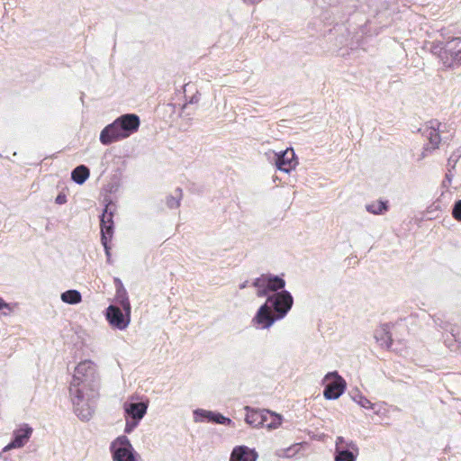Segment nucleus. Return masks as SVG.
<instances>
[{
    "mask_svg": "<svg viewBox=\"0 0 461 461\" xmlns=\"http://www.w3.org/2000/svg\"><path fill=\"white\" fill-rule=\"evenodd\" d=\"M347 447L335 449L334 461H356L359 455V448L354 441L347 443Z\"/></svg>",
    "mask_w": 461,
    "mask_h": 461,
    "instance_id": "obj_14",
    "label": "nucleus"
},
{
    "mask_svg": "<svg viewBox=\"0 0 461 461\" xmlns=\"http://www.w3.org/2000/svg\"><path fill=\"white\" fill-rule=\"evenodd\" d=\"M140 124V120L137 114H122L101 131L99 136L100 142L103 145H110L126 139L139 130Z\"/></svg>",
    "mask_w": 461,
    "mask_h": 461,
    "instance_id": "obj_2",
    "label": "nucleus"
},
{
    "mask_svg": "<svg viewBox=\"0 0 461 461\" xmlns=\"http://www.w3.org/2000/svg\"><path fill=\"white\" fill-rule=\"evenodd\" d=\"M374 337L380 347L390 348L393 344L392 335L390 333V325L383 324L379 329L375 330Z\"/></svg>",
    "mask_w": 461,
    "mask_h": 461,
    "instance_id": "obj_16",
    "label": "nucleus"
},
{
    "mask_svg": "<svg viewBox=\"0 0 461 461\" xmlns=\"http://www.w3.org/2000/svg\"><path fill=\"white\" fill-rule=\"evenodd\" d=\"M8 309V310H11V306L10 304H8L7 303H5L1 297H0V311L3 310V309Z\"/></svg>",
    "mask_w": 461,
    "mask_h": 461,
    "instance_id": "obj_35",
    "label": "nucleus"
},
{
    "mask_svg": "<svg viewBox=\"0 0 461 461\" xmlns=\"http://www.w3.org/2000/svg\"><path fill=\"white\" fill-rule=\"evenodd\" d=\"M433 321H434L435 325L438 326V328H440L441 330H447L448 323L447 321H444V320L441 317L437 316V315L434 316Z\"/></svg>",
    "mask_w": 461,
    "mask_h": 461,
    "instance_id": "obj_29",
    "label": "nucleus"
},
{
    "mask_svg": "<svg viewBox=\"0 0 461 461\" xmlns=\"http://www.w3.org/2000/svg\"><path fill=\"white\" fill-rule=\"evenodd\" d=\"M461 43V38H453L447 41L446 48L450 52L452 62L456 65H461V48L456 50V48Z\"/></svg>",
    "mask_w": 461,
    "mask_h": 461,
    "instance_id": "obj_20",
    "label": "nucleus"
},
{
    "mask_svg": "<svg viewBox=\"0 0 461 461\" xmlns=\"http://www.w3.org/2000/svg\"><path fill=\"white\" fill-rule=\"evenodd\" d=\"M430 124L431 126L425 130L424 134H426L429 140V146H430L432 149H436L438 148V145L441 140L439 135V127L441 126V123L438 122H430Z\"/></svg>",
    "mask_w": 461,
    "mask_h": 461,
    "instance_id": "obj_17",
    "label": "nucleus"
},
{
    "mask_svg": "<svg viewBox=\"0 0 461 461\" xmlns=\"http://www.w3.org/2000/svg\"><path fill=\"white\" fill-rule=\"evenodd\" d=\"M461 158V148L456 149L447 159V167L455 169L458 159Z\"/></svg>",
    "mask_w": 461,
    "mask_h": 461,
    "instance_id": "obj_27",
    "label": "nucleus"
},
{
    "mask_svg": "<svg viewBox=\"0 0 461 461\" xmlns=\"http://www.w3.org/2000/svg\"><path fill=\"white\" fill-rule=\"evenodd\" d=\"M351 440H346L343 437L339 436L336 439L335 449L347 447V443H349Z\"/></svg>",
    "mask_w": 461,
    "mask_h": 461,
    "instance_id": "obj_30",
    "label": "nucleus"
},
{
    "mask_svg": "<svg viewBox=\"0 0 461 461\" xmlns=\"http://www.w3.org/2000/svg\"><path fill=\"white\" fill-rule=\"evenodd\" d=\"M195 421H208L215 424L232 426L233 421L218 411L196 409L194 411Z\"/></svg>",
    "mask_w": 461,
    "mask_h": 461,
    "instance_id": "obj_12",
    "label": "nucleus"
},
{
    "mask_svg": "<svg viewBox=\"0 0 461 461\" xmlns=\"http://www.w3.org/2000/svg\"><path fill=\"white\" fill-rule=\"evenodd\" d=\"M295 447H297V445H295V446H294V447H288V448H286V449L283 450V451H284V453H285V454L283 455V456H285V457H291V456H293L296 453V451H297V449H295Z\"/></svg>",
    "mask_w": 461,
    "mask_h": 461,
    "instance_id": "obj_31",
    "label": "nucleus"
},
{
    "mask_svg": "<svg viewBox=\"0 0 461 461\" xmlns=\"http://www.w3.org/2000/svg\"><path fill=\"white\" fill-rule=\"evenodd\" d=\"M32 434V429L24 424L20 429L14 431V436L11 442L4 448V450H8L16 447H23Z\"/></svg>",
    "mask_w": 461,
    "mask_h": 461,
    "instance_id": "obj_13",
    "label": "nucleus"
},
{
    "mask_svg": "<svg viewBox=\"0 0 461 461\" xmlns=\"http://www.w3.org/2000/svg\"><path fill=\"white\" fill-rule=\"evenodd\" d=\"M58 204H64L67 203V196L65 194H59L55 200Z\"/></svg>",
    "mask_w": 461,
    "mask_h": 461,
    "instance_id": "obj_33",
    "label": "nucleus"
},
{
    "mask_svg": "<svg viewBox=\"0 0 461 461\" xmlns=\"http://www.w3.org/2000/svg\"><path fill=\"white\" fill-rule=\"evenodd\" d=\"M249 281H244L242 284L240 285V289H244L248 286Z\"/></svg>",
    "mask_w": 461,
    "mask_h": 461,
    "instance_id": "obj_37",
    "label": "nucleus"
},
{
    "mask_svg": "<svg viewBox=\"0 0 461 461\" xmlns=\"http://www.w3.org/2000/svg\"><path fill=\"white\" fill-rule=\"evenodd\" d=\"M452 215L456 220L461 221V199L455 203L452 209Z\"/></svg>",
    "mask_w": 461,
    "mask_h": 461,
    "instance_id": "obj_28",
    "label": "nucleus"
},
{
    "mask_svg": "<svg viewBox=\"0 0 461 461\" xmlns=\"http://www.w3.org/2000/svg\"><path fill=\"white\" fill-rule=\"evenodd\" d=\"M62 302L68 304H77L82 300V295L80 292L75 289H70L66 292H63L60 295Z\"/></svg>",
    "mask_w": 461,
    "mask_h": 461,
    "instance_id": "obj_23",
    "label": "nucleus"
},
{
    "mask_svg": "<svg viewBox=\"0 0 461 461\" xmlns=\"http://www.w3.org/2000/svg\"><path fill=\"white\" fill-rule=\"evenodd\" d=\"M131 310H123L118 305L110 304L105 310V318L113 328L123 330L131 322Z\"/></svg>",
    "mask_w": 461,
    "mask_h": 461,
    "instance_id": "obj_10",
    "label": "nucleus"
},
{
    "mask_svg": "<svg viewBox=\"0 0 461 461\" xmlns=\"http://www.w3.org/2000/svg\"><path fill=\"white\" fill-rule=\"evenodd\" d=\"M113 461H137V453L130 439L124 436L117 437L110 445Z\"/></svg>",
    "mask_w": 461,
    "mask_h": 461,
    "instance_id": "obj_7",
    "label": "nucleus"
},
{
    "mask_svg": "<svg viewBox=\"0 0 461 461\" xmlns=\"http://www.w3.org/2000/svg\"><path fill=\"white\" fill-rule=\"evenodd\" d=\"M323 384V395L327 400L338 399L346 389V382L337 371L329 372L324 376Z\"/></svg>",
    "mask_w": 461,
    "mask_h": 461,
    "instance_id": "obj_9",
    "label": "nucleus"
},
{
    "mask_svg": "<svg viewBox=\"0 0 461 461\" xmlns=\"http://www.w3.org/2000/svg\"><path fill=\"white\" fill-rule=\"evenodd\" d=\"M276 168L285 173H290L298 164L297 157L292 148L273 154Z\"/></svg>",
    "mask_w": 461,
    "mask_h": 461,
    "instance_id": "obj_11",
    "label": "nucleus"
},
{
    "mask_svg": "<svg viewBox=\"0 0 461 461\" xmlns=\"http://www.w3.org/2000/svg\"><path fill=\"white\" fill-rule=\"evenodd\" d=\"M69 394L72 399L74 411L82 420H89L95 411V402L98 395H90V391H80L69 387Z\"/></svg>",
    "mask_w": 461,
    "mask_h": 461,
    "instance_id": "obj_4",
    "label": "nucleus"
},
{
    "mask_svg": "<svg viewBox=\"0 0 461 461\" xmlns=\"http://www.w3.org/2000/svg\"><path fill=\"white\" fill-rule=\"evenodd\" d=\"M90 170L85 165L76 167L71 172V179L77 185H83L89 177Z\"/></svg>",
    "mask_w": 461,
    "mask_h": 461,
    "instance_id": "obj_19",
    "label": "nucleus"
},
{
    "mask_svg": "<svg viewBox=\"0 0 461 461\" xmlns=\"http://www.w3.org/2000/svg\"><path fill=\"white\" fill-rule=\"evenodd\" d=\"M283 276L284 275L262 274L259 277L256 278L252 285L258 288L257 295L258 297H267V295H270V292L275 294L285 290L286 283Z\"/></svg>",
    "mask_w": 461,
    "mask_h": 461,
    "instance_id": "obj_6",
    "label": "nucleus"
},
{
    "mask_svg": "<svg viewBox=\"0 0 461 461\" xmlns=\"http://www.w3.org/2000/svg\"><path fill=\"white\" fill-rule=\"evenodd\" d=\"M112 204L110 202L105 205L103 213L100 217V228H101V242L104 246L107 260H110L111 253L108 243L111 240L113 234V212L110 210L109 206Z\"/></svg>",
    "mask_w": 461,
    "mask_h": 461,
    "instance_id": "obj_8",
    "label": "nucleus"
},
{
    "mask_svg": "<svg viewBox=\"0 0 461 461\" xmlns=\"http://www.w3.org/2000/svg\"><path fill=\"white\" fill-rule=\"evenodd\" d=\"M294 305V297L287 290L267 295L258 308L252 321L261 329L270 328L276 321L284 319Z\"/></svg>",
    "mask_w": 461,
    "mask_h": 461,
    "instance_id": "obj_1",
    "label": "nucleus"
},
{
    "mask_svg": "<svg viewBox=\"0 0 461 461\" xmlns=\"http://www.w3.org/2000/svg\"><path fill=\"white\" fill-rule=\"evenodd\" d=\"M247 413L245 417V421L252 427H259L263 426L264 422H266V416H264L265 410L257 411L249 406L245 408Z\"/></svg>",
    "mask_w": 461,
    "mask_h": 461,
    "instance_id": "obj_18",
    "label": "nucleus"
},
{
    "mask_svg": "<svg viewBox=\"0 0 461 461\" xmlns=\"http://www.w3.org/2000/svg\"><path fill=\"white\" fill-rule=\"evenodd\" d=\"M366 210L372 214L381 215L385 213L389 210V205L387 201L379 200L377 202H374L372 203L366 205Z\"/></svg>",
    "mask_w": 461,
    "mask_h": 461,
    "instance_id": "obj_22",
    "label": "nucleus"
},
{
    "mask_svg": "<svg viewBox=\"0 0 461 461\" xmlns=\"http://www.w3.org/2000/svg\"><path fill=\"white\" fill-rule=\"evenodd\" d=\"M258 453L246 446L235 447L231 452L230 461H256Z\"/></svg>",
    "mask_w": 461,
    "mask_h": 461,
    "instance_id": "obj_15",
    "label": "nucleus"
},
{
    "mask_svg": "<svg viewBox=\"0 0 461 461\" xmlns=\"http://www.w3.org/2000/svg\"><path fill=\"white\" fill-rule=\"evenodd\" d=\"M433 149L430 148V146H429V144H426L424 147H423V150L420 154V157L419 158V160L420 159H423L425 157H427L428 155V152H431Z\"/></svg>",
    "mask_w": 461,
    "mask_h": 461,
    "instance_id": "obj_32",
    "label": "nucleus"
},
{
    "mask_svg": "<svg viewBox=\"0 0 461 461\" xmlns=\"http://www.w3.org/2000/svg\"><path fill=\"white\" fill-rule=\"evenodd\" d=\"M451 170L452 168L448 167V172L446 174L445 176V180L443 182V185L446 186V182H447L448 184L451 183L452 181V178H453V175L451 173Z\"/></svg>",
    "mask_w": 461,
    "mask_h": 461,
    "instance_id": "obj_34",
    "label": "nucleus"
},
{
    "mask_svg": "<svg viewBox=\"0 0 461 461\" xmlns=\"http://www.w3.org/2000/svg\"><path fill=\"white\" fill-rule=\"evenodd\" d=\"M69 387L80 389V391H90L92 396L98 395L99 376L95 364L91 360L80 362L75 368Z\"/></svg>",
    "mask_w": 461,
    "mask_h": 461,
    "instance_id": "obj_3",
    "label": "nucleus"
},
{
    "mask_svg": "<svg viewBox=\"0 0 461 461\" xmlns=\"http://www.w3.org/2000/svg\"><path fill=\"white\" fill-rule=\"evenodd\" d=\"M198 102V98L196 96H193L190 100V103L191 104H194V103H197Z\"/></svg>",
    "mask_w": 461,
    "mask_h": 461,
    "instance_id": "obj_38",
    "label": "nucleus"
},
{
    "mask_svg": "<svg viewBox=\"0 0 461 461\" xmlns=\"http://www.w3.org/2000/svg\"><path fill=\"white\" fill-rule=\"evenodd\" d=\"M149 400L140 402L127 401L123 403L125 428L124 432L131 433L146 415L149 408Z\"/></svg>",
    "mask_w": 461,
    "mask_h": 461,
    "instance_id": "obj_5",
    "label": "nucleus"
},
{
    "mask_svg": "<svg viewBox=\"0 0 461 461\" xmlns=\"http://www.w3.org/2000/svg\"><path fill=\"white\" fill-rule=\"evenodd\" d=\"M182 198V189L177 187L175 190V194H170L167 196L166 203L168 208L175 209L179 207L180 205V200Z\"/></svg>",
    "mask_w": 461,
    "mask_h": 461,
    "instance_id": "obj_26",
    "label": "nucleus"
},
{
    "mask_svg": "<svg viewBox=\"0 0 461 461\" xmlns=\"http://www.w3.org/2000/svg\"><path fill=\"white\" fill-rule=\"evenodd\" d=\"M351 398L354 402L359 404L361 407L365 409H372L373 403L365 397L358 390L350 393Z\"/></svg>",
    "mask_w": 461,
    "mask_h": 461,
    "instance_id": "obj_25",
    "label": "nucleus"
},
{
    "mask_svg": "<svg viewBox=\"0 0 461 461\" xmlns=\"http://www.w3.org/2000/svg\"><path fill=\"white\" fill-rule=\"evenodd\" d=\"M114 302L115 305H118L120 308L122 307L123 310L131 311V303L125 287H121L120 290L116 291Z\"/></svg>",
    "mask_w": 461,
    "mask_h": 461,
    "instance_id": "obj_21",
    "label": "nucleus"
},
{
    "mask_svg": "<svg viewBox=\"0 0 461 461\" xmlns=\"http://www.w3.org/2000/svg\"><path fill=\"white\" fill-rule=\"evenodd\" d=\"M114 284H115L116 291L120 290L121 287H124L122 282L119 278H117V277L114 278Z\"/></svg>",
    "mask_w": 461,
    "mask_h": 461,
    "instance_id": "obj_36",
    "label": "nucleus"
},
{
    "mask_svg": "<svg viewBox=\"0 0 461 461\" xmlns=\"http://www.w3.org/2000/svg\"><path fill=\"white\" fill-rule=\"evenodd\" d=\"M264 416H266V422H264L263 427L276 429L281 424L282 417L273 411L265 410Z\"/></svg>",
    "mask_w": 461,
    "mask_h": 461,
    "instance_id": "obj_24",
    "label": "nucleus"
}]
</instances>
